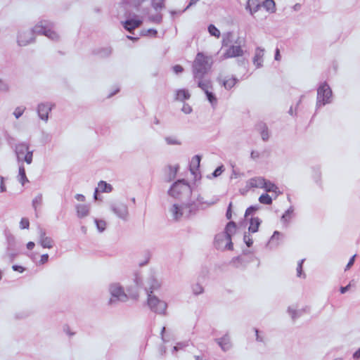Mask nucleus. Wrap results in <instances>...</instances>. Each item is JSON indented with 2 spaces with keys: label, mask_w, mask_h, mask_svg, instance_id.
Masks as SVG:
<instances>
[{
  "label": "nucleus",
  "mask_w": 360,
  "mask_h": 360,
  "mask_svg": "<svg viewBox=\"0 0 360 360\" xmlns=\"http://www.w3.org/2000/svg\"><path fill=\"white\" fill-rule=\"evenodd\" d=\"M259 130H260V134L262 136V139L264 141H267L269 138V131L268 128L266 126V124H263L259 126Z\"/></svg>",
  "instance_id": "obj_22"
},
{
  "label": "nucleus",
  "mask_w": 360,
  "mask_h": 360,
  "mask_svg": "<svg viewBox=\"0 0 360 360\" xmlns=\"http://www.w3.org/2000/svg\"><path fill=\"white\" fill-rule=\"evenodd\" d=\"M12 269H13V271H18L20 273L23 272L25 270V269L22 266L18 265H13L12 266Z\"/></svg>",
  "instance_id": "obj_46"
},
{
  "label": "nucleus",
  "mask_w": 360,
  "mask_h": 360,
  "mask_svg": "<svg viewBox=\"0 0 360 360\" xmlns=\"http://www.w3.org/2000/svg\"><path fill=\"white\" fill-rule=\"evenodd\" d=\"M145 1L146 0H131V2L135 6H139Z\"/></svg>",
  "instance_id": "obj_48"
},
{
  "label": "nucleus",
  "mask_w": 360,
  "mask_h": 360,
  "mask_svg": "<svg viewBox=\"0 0 360 360\" xmlns=\"http://www.w3.org/2000/svg\"><path fill=\"white\" fill-rule=\"evenodd\" d=\"M141 23H142V21L141 20L130 19V20H126L124 22V27L127 30L131 32L132 30L139 27L141 25Z\"/></svg>",
  "instance_id": "obj_9"
},
{
  "label": "nucleus",
  "mask_w": 360,
  "mask_h": 360,
  "mask_svg": "<svg viewBox=\"0 0 360 360\" xmlns=\"http://www.w3.org/2000/svg\"><path fill=\"white\" fill-rule=\"evenodd\" d=\"M1 278H2V275H1V272L0 271V281L1 280Z\"/></svg>",
  "instance_id": "obj_61"
},
{
  "label": "nucleus",
  "mask_w": 360,
  "mask_h": 360,
  "mask_svg": "<svg viewBox=\"0 0 360 360\" xmlns=\"http://www.w3.org/2000/svg\"><path fill=\"white\" fill-rule=\"evenodd\" d=\"M259 201L262 204L271 205L272 203V199L268 194H262L259 198Z\"/></svg>",
  "instance_id": "obj_24"
},
{
  "label": "nucleus",
  "mask_w": 360,
  "mask_h": 360,
  "mask_svg": "<svg viewBox=\"0 0 360 360\" xmlns=\"http://www.w3.org/2000/svg\"><path fill=\"white\" fill-rule=\"evenodd\" d=\"M25 35L24 34H20L18 37V42L19 45L20 46H25L28 44L27 40H25Z\"/></svg>",
  "instance_id": "obj_37"
},
{
  "label": "nucleus",
  "mask_w": 360,
  "mask_h": 360,
  "mask_svg": "<svg viewBox=\"0 0 360 360\" xmlns=\"http://www.w3.org/2000/svg\"><path fill=\"white\" fill-rule=\"evenodd\" d=\"M110 293L112 297H116L118 300L125 301L127 295L124 293L122 288L117 284L110 286Z\"/></svg>",
  "instance_id": "obj_7"
},
{
  "label": "nucleus",
  "mask_w": 360,
  "mask_h": 360,
  "mask_svg": "<svg viewBox=\"0 0 360 360\" xmlns=\"http://www.w3.org/2000/svg\"><path fill=\"white\" fill-rule=\"evenodd\" d=\"M280 233L278 231H275L273 235V238L276 237V236H279Z\"/></svg>",
  "instance_id": "obj_59"
},
{
  "label": "nucleus",
  "mask_w": 360,
  "mask_h": 360,
  "mask_svg": "<svg viewBox=\"0 0 360 360\" xmlns=\"http://www.w3.org/2000/svg\"><path fill=\"white\" fill-rule=\"evenodd\" d=\"M332 96V91L326 83L321 84L318 89L317 99L319 103H322L323 105L330 102Z\"/></svg>",
  "instance_id": "obj_6"
},
{
  "label": "nucleus",
  "mask_w": 360,
  "mask_h": 360,
  "mask_svg": "<svg viewBox=\"0 0 360 360\" xmlns=\"http://www.w3.org/2000/svg\"><path fill=\"white\" fill-rule=\"evenodd\" d=\"M265 183V179L262 176H256L252 178L248 181V186L250 188H262L264 184Z\"/></svg>",
  "instance_id": "obj_10"
},
{
  "label": "nucleus",
  "mask_w": 360,
  "mask_h": 360,
  "mask_svg": "<svg viewBox=\"0 0 360 360\" xmlns=\"http://www.w3.org/2000/svg\"><path fill=\"white\" fill-rule=\"evenodd\" d=\"M230 206H231V205H229V209L226 210V219H230L231 217Z\"/></svg>",
  "instance_id": "obj_55"
},
{
  "label": "nucleus",
  "mask_w": 360,
  "mask_h": 360,
  "mask_svg": "<svg viewBox=\"0 0 360 360\" xmlns=\"http://www.w3.org/2000/svg\"><path fill=\"white\" fill-rule=\"evenodd\" d=\"M350 284L347 285V286L345 287H341L340 289V291L342 294H344L350 288Z\"/></svg>",
  "instance_id": "obj_49"
},
{
  "label": "nucleus",
  "mask_w": 360,
  "mask_h": 360,
  "mask_svg": "<svg viewBox=\"0 0 360 360\" xmlns=\"http://www.w3.org/2000/svg\"><path fill=\"white\" fill-rule=\"evenodd\" d=\"M208 31L211 35L214 36L217 38H219L220 36V31L213 25H210L208 27Z\"/></svg>",
  "instance_id": "obj_28"
},
{
  "label": "nucleus",
  "mask_w": 360,
  "mask_h": 360,
  "mask_svg": "<svg viewBox=\"0 0 360 360\" xmlns=\"http://www.w3.org/2000/svg\"><path fill=\"white\" fill-rule=\"evenodd\" d=\"M195 293L198 294L202 292V289L200 286L196 285L194 288Z\"/></svg>",
  "instance_id": "obj_54"
},
{
  "label": "nucleus",
  "mask_w": 360,
  "mask_h": 360,
  "mask_svg": "<svg viewBox=\"0 0 360 360\" xmlns=\"http://www.w3.org/2000/svg\"><path fill=\"white\" fill-rule=\"evenodd\" d=\"M240 227L238 226L234 222L230 221L226 224V235L229 238L235 236L239 232Z\"/></svg>",
  "instance_id": "obj_15"
},
{
  "label": "nucleus",
  "mask_w": 360,
  "mask_h": 360,
  "mask_svg": "<svg viewBox=\"0 0 360 360\" xmlns=\"http://www.w3.org/2000/svg\"><path fill=\"white\" fill-rule=\"evenodd\" d=\"M200 157L199 155L194 156L191 162V167L193 168H198L200 166Z\"/></svg>",
  "instance_id": "obj_31"
},
{
  "label": "nucleus",
  "mask_w": 360,
  "mask_h": 360,
  "mask_svg": "<svg viewBox=\"0 0 360 360\" xmlns=\"http://www.w3.org/2000/svg\"><path fill=\"white\" fill-rule=\"evenodd\" d=\"M15 150L18 160L25 161L27 164L32 163L33 151L30 150L28 144L18 143L15 146Z\"/></svg>",
  "instance_id": "obj_5"
},
{
  "label": "nucleus",
  "mask_w": 360,
  "mask_h": 360,
  "mask_svg": "<svg viewBox=\"0 0 360 360\" xmlns=\"http://www.w3.org/2000/svg\"><path fill=\"white\" fill-rule=\"evenodd\" d=\"M211 65V58L202 53H198L193 65L194 77L201 79L210 70Z\"/></svg>",
  "instance_id": "obj_2"
},
{
  "label": "nucleus",
  "mask_w": 360,
  "mask_h": 360,
  "mask_svg": "<svg viewBox=\"0 0 360 360\" xmlns=\"http://www.w3.org/2000/svg\"><path fill=\"white\" fill-rule=\"evenodd\" d=\"M262 188L264 189L266 192L274 193L276 195L281 193L278 186L273 182L266 179L265 183L264 184Z\"/></svg>",
  "instance_id": "obj_11"
},
{
  "label": "nucleus",
  "mask_w": 360,
  "mask_h": 360,
  "mask_svg": "<svg viewBox=\"0 0 360 360\" xmlns=\"http://www.w3.org/2000/svg\"><path fill=\"white\" fill-rule=\"evenodd\" d=\"M112 188L110 184H107L105 181H101L98 183V188L96 189L94 198L97 199V192L109 193L112 191Z\"/></svg>",
  "instance_id": "obj_12"
},
{
  "label": "nucleus",
  "mask_w": 360,
  "mask_h": 360,
  "mask_svg": "<svg viewBox=\"0 0 360 360\" xmlns=\"http://www.w3.org/2000/svg\"><path fill=\"white\" fill-rule=\"evenodd\" d=\"M198 86L201 88L205 93L212 90V87L209 80H200L198 82Z\"/></svg>",
  "instance_id": "obj_21"
},
{
  "label": "nucleus",
  "mask_w": 360,
  "mask_h": 360,
  "mask_svg": "<svg viewBox=\"0 0 360 360\" xmlns=\"http://www.w3.org/2000/svg\"><path fill=\"white\" fill-rule=\"evenodd\" d=\"M171 212H172V213L173 214V217L176 219H178L183 214V213L181 211V208L179 207L177 205H173V207H172V208L171 210Z\"/></svg>",
  "instance_id": "obj_25"
},
{
  "label": "nucleus",
  "mask_w": 360,
  "mask_h": 360,
  "mask_svg": "<svg viewBox=\"0 0 360 360\" xmlns=\"http://www.w3.org/2000/svg\"><path fill=\"white\" fill-rule=\"evenodd\" d=\"M223 170H222V166L221 167H219L218 168H217L214 172L212 173V175L214 176V177H217L219 175L221 174Z\"/></svg>",
  "instance_id": "obj_42"
},
{
  "label": "nucleus",
  "mask_w": 360,
  "mask_h": 360,
  "mask_svg": "<svg viewBox=\"0 0 360 360\" xmlns=\"http://www.w3.org/2000/svg\"><path fill=\"white\" fill-rule=\"evenodd\" d=\"M49 260V255L48 254H44L41 256L39 264H46Z\"/></svg>",
  "instance_id": "obj_40"
},
{
  "label": "nucleus",
  "mask_w": 360,
  "mask_h": 360,
  "mask_svg": "<svg viewBox=\"0 0 360 360\" xmlns=\"http://www.w3.org/2000/svg\"><path fill=\"white\" fill-rule=\"evenodd\" d=\"M259 7L257 0H248L246 6V9L249 10L251 14L257 11Z\"/></svg>",
  "instance_id": "obj_19"
},
{
  "label": "nucleus",
  "mask_w": 360,
  "mask_h": 360,
  "mask_svg": "<svg viewBox=\"0 0 360 360\" xmlns=\"http://www.w3.org/2000/svg\"><path fill=\"white\" fill-rule=\"evenodd\" d=\"M229 249H232V243H230V244L229 245Z\"/></svg>",
  "instance_id": "obj_60"
},
{
  "label": "nucleus",
  "mask_w": 360,
  "mask_h": 360,
  "mask_svg": "<svg viewBox=\"0 0 360 360\" xmlns=\"http://www.w3.org/2000/svg\"><path fill=\"white\" fill-rule=\"evenodd\" d=\"M97 229L100 232L103 231L106 228V222L101 219H95Z\"/></svg>",
  "instance_id": "obj_29"
},
{
  "label": "nucleus",
  "mask_w": 360,
  "mask_h": 360,
  "mask_svg": "<svg viewBox=\"0 0 360 360\" xmlns=\"http://www.w3.org/2000/svg\"><path fill=\"white\" fill-rule=\"evenodd\" d=\"M25 110V107H24V106L17 107L13 112V115L18 119L23 114Z\"/></svg>",
  "instance_id": "obj_32"
},
{
  "label": "nucleus",
  "mask_w": 360,
  "mask_h": 360,
  "mask_svg": "<svg viewBox=\"0 0 360 360\" xmlns=\"http://www.w3.org/2000/svg\"><path fill=\"white\" fill-rule=\"evenodd\" d=\"M207 100L211 103L212 105H215L217 103V99L215 95L212 92V91H207L205 93Z\"/></svg>",
  "instance_id": "obj_26"
},
{
  "label": "nucleus",
  "mask_w": 360,
  "mask_h": 360,
  "mask_svg": "<svg viewBox=\"0 0 360 360\" xmlns=\"http://www.w3.org/2000/svg\"><path fill=\"white\" fill-rule=\"evenodd\" d=\"M173 70L175 73L178 74L183 72L184 69L180 65H176L173 67Z\"/></svg>",
  "instance_id": "obj_45"
},
{
  "label": "nucleus",
  "mask_w": 360,
  "mask_h": 360,
  "mask_svg": "<svg viewBox=\"0 0 360 360\" xmlns=\"http://www.w3.org/2000/svg\"><path fill=\"white\" fill-rule=\"evenodd\" d=\"M41 203H42L41 195H39L36 196L32 201V205L35 210H37L39 207H40Z\"/></svg>",
  "instance_id": "obj_30"
},
{
  "label": "nucleus",
  "mask_w": 360,
  "mask_h": 360,
  "mask_svg": "<svg viewBox=\"0 0 360 360\" xmlns=\"http://www.w3.org/2000/svg\"><path fill=\"white\" fill-rule=\"evenodd\" d=\"M158 287L159 285L156 283L155 285H153L151 288L152 290H150V294H148V304L154 312L164 314L167 309V304L165 302L160 300L155 296L151 295L153 290Z\"/></svg>",
  "instance_id": "obj_4"
},
{
  "label": "nucleus",
  "mask_w": 360,
  "mask_h": 360,
  "mask_svg": "<svg viewBox=\"0 0 360 360\" xmlns=\"http://www.w3.org/2000/svg\"><path fill=\"white\" fill-rule=\"evenodd\" d=\"M262 223V220L258 217H252L250 221L248 231L250 233H256L259 230V227Z\"/></svg>",
  "instance_id": "obj_13"
},
{
  "label": "nucleus",
  "mask_w": 360,
  "mask_h": 360,
  "mask_svg": "<svg viewBox=\"0 0 360 360\" xmlns=\"http://www.w3.org/2000/svg\"><path fill=\"white\" fill-rule=\"evenodd\" d=\"M77 199L79 200H84V196L82 195H77Z\"/></svg>",
  "instance_id": "obj_58"
},
{
  "label": "nucleus",
  "mask_w": 360,
  "mask_h": 360,
  "mask_svg": "<svg viewBox=\"0 0 360 360\" xmlns=\"http://www.w3.org/2000/svg\"><path fill=\"white\" fill-rule=\"evenodd\" d=\"M5 191H6V186L4 184L3 181H1V185H0V192H4Z\"/></svg>",
  "instance_id": "obj_56"
},
{
  "label": "nucleus",
  "mask_w": 360,
  "mask_h": 360,
  "mask_svg": "<svg viewBox=\"0 0 360 360\" xmlns=\"http://www.w3.org/2000/svg\"><path fill=\"white\" fill-rule=\"evenodd\" d=\"M39 243L44 248L50 249L53 247V240L51 238L46 237L44 233H42Z\"/></svg>",
  "instance_id": "obj_18"
},
{
  "label": "nucleus",
  "mask_w": 360,
  "mask_h": 360,
  "mask_svg": "<svg viewBox=\"0 0 360 360\" xmlns=\"http://www.w3.org/2000/svg\"><path fill=\"white\" fill-rule=\"evenodd\" d=\"M292 213H293V210L292 209H289L282 216V219L285 221H288L291 217H292Z\"/></svg>",
  "instance_id": "obj_33"
},
{
  "label": "nucleus",
  "mask_w": 360,
  "mask_h": 360,
  "mask_svg": "<svg viewBox=\"0 0 360 360\" xmlns=\"http://www.w3.org/2000/svg\"><path fill=\"white\" fill-rule=\"evenodd\" d=\"M355 257H356V255H354L349 259V262L347 263V264L346 266L345 271L348 270L349 269H350L352 267V266L354 264V261H355Z\"/></svg>",
  "instance_id": "obj_41"
},
{
  "label": "nucleus",
  "mask_w": 360,
  "mask_h": 360,
  "mask_svg": "<svg viewBox=\"0 0 360 360\" xmlns=\"http://www.w3.org/2000/svg\"><path fill=\"white\" fill-rule=\"evenodd\" d=\"M243 239H244V242L245 243V244L247 245L248 247H251L252 245L253 244V240H252V238H250V236L245 235Z\"/></svg>",
  "instance_id": "obj_38"
},
{
  "label": "nucleus",
  "mask_w": 360,
  "mask_h": 360,
  "mask_svg": "<svg viewBox=\"0 0 360 360\" xmlns=\"http://www.w3.org/2000/svg\"><path fill=\"white\" fill-rule=\"evenodd\" d=\"M51 105L48 103H41L38 106V114L39 117L44 120H46L49 117V113L51 111Z\"/></svg>",
  "instance_id": "obj_8"
},
{
  "label": "nucleus",
  "mask_w": 360,
  "mask_h": 360,
  "mask_svg": "<svg viewBox=\"0 0 360 360\" xmlns=\"http://www.w3.org/2000/svg\"><path fill=\"white\" fill-rule=\"evenodd\" d=\"M275 60H281V55H280V50H279V49H276V50Z\"/></svg>",
  "instance_id": "obj_51"
},
{
  "label": "nucleus",
  "mask_w": 360,
  "mask_h": 360,
  "mask_svg": "<svg viewBox=\"0 0 360 360\" xmlns=\"http://www.w3.org/2000/svg\"><path fill=\"white\" fill-rule=\"evenodd\" d=\"M191 193V189L190 185L184 180L176 181L169 191V194L175 198L189 195Z\"/></svg>",
  "instance_id": "obj_3"
},
{
  "label": "nucleus",
  "mask_w": 360,
  "mask_h": 360,
  "mask_svg": "<svg viewBox=\"0 0 360 360\" xmlns=\"http://www.w3.org/2000/svg\"><path fill=\"white\" fill-rule=\"evenodd\" d=\"M151 20L155 22H160L162 20V16L158 15L155 18H151Z\"/></svg>",
  "instance_id": "obj_50"
},
{
  "label": "nucleus",
  "mask_w": 360,
  "mask_h": 360,
  "mask_svg": "<svg viewBox=\"0 0 360 360\" xmlns=\"http://www.w3.org/2000/svg\"><path fill=\"white\" fill-rule=\"evenodd\" d=\"M165 0H152V6L155 9H162L165 7Z\"/></svg>",
  "instance_id": "obj_27"
},
{
  "label": "nucleus",
  "mask_w": 360,
  "mask_h": 360,
  "mask_svg": "<svg viewBox=\"0 0 360 360\" xmlns=\"http://www.w3.org/2000/svg\"><path fill=\"white\" fill-rule=\"evenodd\" d=\"M259 209L257 206H250L245 210V216L248 217L250 214H252L254 212L257 211Z\"/></svg>",
  "instance_id": "obj_36"
},
{
  "label": "nucleus",
  "mask_w": 360,
  "mask_h": 360,
  "mask_svg": "<svg viewBox=\"0 0 360 360\" xmlns=\"http://www.w3.org/2000/svg\"><path fill=\"white\" fill-rule=\"evenodd\" d=\"M262 6L269 12L274 13L276 11V4L274 0H265Z\"/></svg>",
  "instance_id": "obj_20"
},
{
  "label": "nucleus",
  "mask_w": 360,
  "mask_h": 360,
  "mask_svg": "<svg viewBox=\"0 0 360 360\" xmlns=\"http://www.w3.org/2000/svg\"><path fill=\"white\" fill-rule=\"evenodd\" d=\"M236 83V79L234 78L226 79V86H229V87L233 86Z\"/></svg>",
  "instance_id": "obj_44"
},
{
  "label": "nucleus",
  "mask_w": 360,
  "mask_h": 360,
  "mask_svg": "<svg viewBox=\"0 0 360 360\" xmlns=\"http://www.w3.org/2000/svg\"><path fill=\"white\" fill-rule=\"evenodd\" d=\"M34 242H28L27 244V248L28 250H32L34 248Z\"/></svg>",
  "instance_id": "obj_53"
},
{
  "label": "nucleus",
  "mask_w": 360,
  "mask_h": 360,
  "mask_svg": "<svg viewBox=\"0 0 360 360\" xmlns=\"http://www.w3.org/2000/svg\"><path fill=\"white\" fill-rule=\"evenodd\" d=\"M191 94L186 89H179L176 91L175 100L179 101H184L189 99Z\"/></svg>",
  "instance_id": "obj_16"
},
{
  "label": "nucleus",
  "mask_w": 360,
  "mask_h": 360,
  "mask_svg": "<svg viewBox=\"0 0 360 360\" xmlns=\"http://www.w3.org/2000/svg\"><path fill=\"white\" fill-rule=\"evenodd\" d=\"M354 358H359L360 357V348L354 354Z\"/></svg>",
  "instance_id": "obj_57"
},
{
  "label": "nucleus",
  "mask_w": 360,
  "mask_h": 360,
  "mask_svg": "<svg viewBox=\"0 0 360 360\" xmlns=\"http://www.w3.org/2000/svg\"><path fill=\"white\" fill-rule=\"evenodd\" d=\"M245 46V39L244 37L234 33L226 34V58L243 56Z\"/></svg>",
  "instance_id": "obj_1"
},
{
  "label": "nucleus",
  "mask_w": 360,
  "mask_h": 360,
  "mask_svg": "<svg viewBox=\"0 0 360 360\" xmlns=\"http://www.w3.org/2000/svg\"><path fill=\"white\" fill-rule=\"evenodd\" d=\"M19 181L22 185L28 182V179L26 176L25 169L23 166L19 167Z\"/></svg>",
  "instance_id": "obj_23"
},
{
  "label": "nucleus",
  "mask_w": 360,
  "mask_h": 360,
  "mask_svg": "<svg viewBox=\"0 0 360 360\" xmlns=\"http://www.w3.org/2000/svg\"><path fill=\"white\" fill-rule=\"evenodd\" d=\"M43 33L45 36H47L48 37L53 39L57 37L56 33L50 29L45 30Z\"/></svg>",
  "instance_id": "obj_34"
},
{
  "label": "nucleus",
  "mask_w": 360,
  "mask_h": 360,
  "mask_svg": "<svg viewBox=\"0 0 360 360\" xmlns=\"http://www.w3.org/2000/svg\"><path fill=\"white\" fill-rule=\"evenodd\" d=\"M182 111L186 114H189L192 112V108L188 104H184Z\"/></svg>",
  "instance_id": "obj_39"
},
{
  "label": "nucleus",
  "mask_w": 360,
  "mask_h": 360,
  "mask_svg": "<svg viewBox=\"0 0 360 360\" xmlns=\"http://www.w3.org/2000/svg\"><path fill=\"white\" fill-rule=\"evenodd\" d=\"M302 263H303V261H300L299 263H298V265H297V276H300L302 275Z\"/></svg>",
  "instance_id": "obj_43"
},
{
  "label": "nucleus",
  "mask_w": 360,
  "mask_h": 360,
  "mask_svg": "<svg viewBox=\"0 0 360 360\" xmlns=\"http://www.w3.org/2000/svg\"><path fill=\"white\" fill-rule=\"evenodd\" d=\"M20 228L22 229H28L30 226V221L27 218H22L20 222Z\"/></svg>",
  "instance_id": "obj_35"
},
{
  "label": "nucleus",
  "mask_w": 360,
  "mask_h": 360,
  "mask_svg": "<svg viewBox=\"0 0 360 360\" xmlns=\"http://www.w3.org/2000/svg\"><path fill=\"white\" fill-rule=\"evenodd\" d=\"M77 213L79 217H85L89 213V208L87 205H79L77 207Z\"/></svg>",
  "instance_id": "obj_17"
},
{
  "label": "nucleus",
  "mask_w": 360,
  "mask_h": 360,
  "mask_svg": "<svg viewBox=\"0 0 360 360\" xmlns=\"http://www.w3.org/2000/svg\"><path fill=\"white\" fill-rule=\"evenodd\" d=\"M264 56V50L260 48H257L255 51V56L254 57V64L257 67H260L263 62V57Z\"/></svg>",
  "instance_id": "obj_14"
},
{
  "label": "nucleus",
  "mask_w": 360,
  "mask_h": 360,
  "mask_svg": "<svg viewBox=\"0 0 360 360\" xmlns=\"http://www.w3.org/2000/svg\"><path fill=\"white\" fill-rule=\"evenodd\" d=\"M8 89V86L4 84V82L0 79V90L7 91Z\"/></svg>",
  "instance_id": "obj_47"
},
{
  "label": "nucleus",
  "mask_w": 360,
  "mask_h": 360,
  "mask_svg": "<svg viewBox=\"0 0 360 360\" xmlns=\"http://www.w3.org/2000/svg\"><path fill=\"white\" fill-rule=\"evenodd\" d=\"M251 157L253 159L258 158L259 157V153L257 151H252L251 153Z\"/></svg>",
  "instance_id": "obj_52"
}]
</instances>
